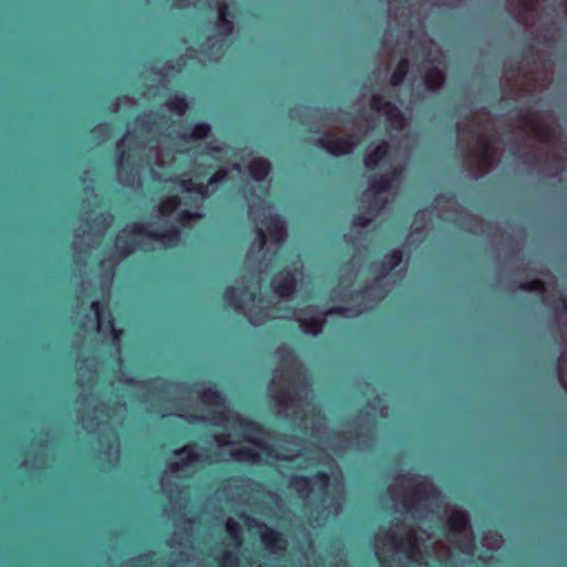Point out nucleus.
<instances>
[{
  "mask_svg": "<svg viewBox=\"0 0 567 567\" xmlns=\"http://www.w3.org/2000/svg\"><path fill=\"white\" fill-rule=\"evenodd\" d=\"M246 524L250 527L257 526L259 528V536L266 549L271 554H278L286 548V539L279 530L269 527L265 523H259L255 518L246 515L244 517Z\"/></svg>",
  "mask_w": 567,
  "mask_h": 567,
  "instance_id": "nucleus-1",
  "label": "nucleus"
},
{
  "mask_svg": "<svg viewBox=\"0 0 567 567\" xmlns=\"http://www.w3.org/2000/svg\"><path fill=\"white\" fill-rule=\"evenodd\" d=\"M130 233L146 236L154 240H164L168 244H177L182 237L181 229L174 224L165 225L161 229L151 230L147 226L135 223L131 226Z\"/></svg>",
  "mask_w": 567,
  "mask_h": 567,
  "instance_id": "nucleus-2",
  "label": "nucleus"
},
{
  "mask_svg": "<svg viewBox=\"0 0 567 567\" xmlns=\"http://www.w3.org/2000/svg\"><path fill=\"white\" fill-rule=\"evenodd\" d=\"M330 484V476L324 471H318L312 477L297 475L292 476L290 481V485L297 491L300 497H307L311 493V486H318L321 489H324Z\"/></svg>",
  "mask_w": 567,
  "mask_h": 567,
  "instance_id": "nucleus-3",
  "label": "nucleus"
},
{
  "mask_svg": "<svg viewBox=\"0 0 567 567\" xmlns=\"http://www.w3.org/2000/svg\"><path fill=\"white\" fill-rule=\"evenodd\" d=\"M317 145L332 156L348 155L353 151L354 142L351 136L340 137L324 134Z\"/></svg>",
  "mask_w": 567,
  "mask_h": 567,
  "instance_id": "nucleus-4",
  "label": "nucleus"
},
{
  "mask_svg": "<svg viewBox=\"0 0 567 567\" xmlns=\"http://www.w3.org/2000/svg\"><path fill=\"white\" fill-rule=\"evenodd\" d=\"M401 175V171L394 168L382 174L370 182V189L374 193V204L380 209L384 206L385 200L381 198V194L389 192L393 187L394 181Z\"/></svg>",
  "mask_w": 567,
  "mask_h": 567,
  "instance_id": "nucleus-5",
  "label": "nucleus"
},
{
  "mask_svg": "<svg viewBox=\"0 0 567 567\" xmlns=\"http://www.w3.org/2000/svg\"><path fill=\"white\" fill-rule=\"evenodd\" d=\"M270 239L275 244H281L287 237V227L284 219L277 215H269L262 220Z\"/></svg>",
  "mask_w": 567,
  "mask_h": 567,
  "instance_id": "nucleus-6",
  "label": "nucleus"
},
{
  "mask_svg": "<svg viewBox=\"0 0 567 567\" xmlns=\"http://www.w3.org/2000/svg\"><path fill=\"white\" fill-rule=\"evenodd\" d=\"M91 309L94 311L99 327L101 329L110 328L112 331L113 339H118L121 337V330L116 329L114 327V321L110 317V312L107 310V307L104 302L95 300L91 303Z\"/></svg>",
  "mask_w": 567,
  "mask_h": 567,
  "instance_id": "nucleus-7",
  "label": "nucleus"
},
{
  "mask_svg": "<svg viewBox=\"0 0 567 567\" xmlns=\"http://www.w3.org/2000/svg\"><path fill=\"white\" fill-rule=\"evenodd\" d=\"M388 537L393 548L399 551L403 550L404 542H408L409 547L405 553L410 558H414L419 553L417 542L412 530H408L404 536L392 533Z\"/></svg>",
  "mask_w": 567,
  "mask_h": 567,
  "instance_id": "nucleus-8",
  "label": "nucleus"
},
{
  "mask_svg": "<svg viewBox=\"0 0 567 567\" xmlns=\"http://www.w3.org/2000/svg\"><path fill=\"white\" fill-rule=\"evenodd\" d=\"M176 456L181 457V461L173 462L168 465L172 472L179 471L181 468L192 465L199 460V454L195 451L194 445H185L174 451Z\"/></svg>",
  "mask_w": 567,
  "mask_h": 567,
  "instance_id": "nucleus-9",
  "label": "nucleus"
},
{
  "mask_svg": "<svg viewBox=\"0 0 567 567\" xmlns=\"http://www.w3.org/2000/svg\"><path fill=\"white\" fill-rule=\"evenodd\" d=\"M447 525L454 535H461L470 529V516L465 511L454 509L447 518Z\"/></svg>",
  "mask_w": 567,
  "mask_h": 567,
  "instance_id": "nucleus-10",
  "label": "nucleus"
},
{
  "mask_svg": "<svg viewBox=\"0 0 567 567\" xmlns=\"http://www.w3.org/2000/svg\"><path fill=\"white\" fill-rule=\"evenodd\" d=\"M216 28L223 35H230L234 31L235 25L233 21V14L229 10L228 3L225 1L218 4V18Z\"/></svg>",
  "mask_w": 567,
  "mask_h": 567,
  "instance_id": "nucleus-11",
  "label": "nucleus"
},
{
  "mask_svg": "<svg viewBox=\"0 0 567 567\" xmlns=\"http://www.w3.org/2000/svg\"><path fill=\"white\" fill-rule=\"evenodd\" d=\"M390 154V144L385 141L377 145L370 153L364 156V165L368 169L374 171L379 164Z\"/></svg>",
  "mask_w": 567,
  "mask_h": 567,
  "instance_id": "nucleus-12",
  "label": "nucleus"
},
{
  "mask_svg": "<svg viewBox=\"0 0 567 567\" xmlns=\"http://www.w3.org/2000/svg\"><path fill=\"white\" fill-rule=\"evenodd\" d=\"M272 290L281 298H291L297 290L296 277L288 271L280 282L272 286Z\"/></svg>",
  "mask_w": 567,
  "mask_h": 567,
  "instance_id": "nucleus-13",
  "label": "nucleus"
},
{
  "mask_svg": "<svg viewBox=\"0 0 567 567\" xmlns=\"http://www.w3.org/2000/svg\"><path fill=\"white\" fill-rule=\"evenodd\" d=\"M445 82V74L437 68L430 69L424 79L425 87L430 92H436L443 87Z\"/></svg>",
  "mask_w": 567,
  "mask_h": 567,
  "instance_id": "nucleus-14",
  "label": "nucleus"
},
{
  "mask_svg": "<svg viewBox=\"0 0 567 567\" xmlns=\"http://www.w3.org/2000/svg\"><path fill=\"white\" fill-rule=\"evenodd\" d=\"M248 171L252 179L260 183L268 177L270 165L265 159H256L248 165Z\"/></svg>",
  "mask_w": 567,
  "mask_h": 567,
  "instance_id": "nucleus-15",
  "label": "nucleus"
},
{
  "mask_svg": "<svg viewBox=\"0 0 567 567\" xmlns=\"http://www.w3.org/2000/svg\"><path fill=\"white\" fill-rule=\"evenodd\" d=\"M403 261V252L400 249H394L383 256L380 264V269L383 275H388L392 269L396 268Z\"/></svg>",
  "mask_w": 567,
  "mask_h": 567,
  "instance_id": "nucleus-16",
  "label": "nucleus"
},
{
  "mask_svg": "<svg viewBox=\"0 0 567 567\" xmlns=\"http://www.w3.org/2000/svg\"><path fill=\"white\" fill-rule=\"evenodd\" d=\"M246 293V289H239L236 287H227L224 291L223 298L235 309L239 310L244 307V295Z\"/></svg>",
  "mask_w": 567,
  "mask_h": 567,
  "instance_id": "nucleus-17",
  "label": "nucleus"
},
{
  "mask_svg": "<svg viewBox=\"0 0 567 567\" xmlns=\"http://www.w3.org/2000/svg\"><path fill=\"white\" fill-rule=\"evenodd\" d=\"M410 71V61L406 58H402L395 65L394 71L390 76V84L392 86H400Z\"/></svg>",
  "mask_w": 567,
  "mask_h": 567,
  "instance_id": "nucleus-18",
  "label": "nucleus"
},
{
  "mask_svg": "<svg viewBox=\"0 0 567 567\" xmlns=\"http://www.w3.org/2000/svg\"><path fill=\"white\" fill-rule=\"evenodd\" d=\"M200 398L207 404L215 406L225 405V395L221 391H219L216 386L205 388L199 392Z\"/></svg>",
  "mask_w": 567,
  "mask_h": 567,
  "instance_id": "nucleus-19",
  "label": "nucleus"
},
{
  "mask_svg": "<svg viewBox=\"0 0 567 567\" xmlns=\"http://www.w3.org/2000/svg\"><path fill=\"white\" fill-rule=\"evenodd\" d=\"M414 494L422 499L431 501L440 495V491L426 480H423L419 485L414 488Z\"/></svg>",
  "mask_w": 567,
  "mask_h": 567,
  "instance_id": "nucleus-20",
  "label": "nucleus"
},
{
  "mask_svg": "<svg viewBox=\"0 0 567 567\" xmlns=\"http://www.w3.org/2000/svg\"><path fill=\"white\" fill-rule=\"evenodd\" d=\"M166 106L178 115H183L188 109V102L185 95L175 94L166 101Z\"/></svg>",
  "mask_w": 567,
  "mask_h": 567,
  "instance_id": "nucleus-21",
  "label": "nucleus"
},
{
  "mask_svg": "<svg viewBox=\"0 0 567 567\" xmlns=\"http://www.w3.org/2000/svg\"><path fill=\"white\" fill-rule=\"evenodd\" d=\"M386 121L394 128L401 130L405 125V118L403 113L398 109L395 104L392 105V109L384 113Z\"/></svg>",
  "mask_w": 567,
  "mask_h": 567,
  "instance_id": "nucleus-22",
  "label": "nucleus"
},
{
  "mask_svg": "<svg viewBox=\"0 0 567 567\" xmlns=\"http://www.w3.org/2000/svg\"><path fill=\"white\" fill-rule=\"evenodd\" d=\"M181 205V198L177 195L169 196L164 199L159 206L158 212L163 216H171Z\"/></svg>",
  "mask_w": 567,
  "mask_h": 567,
  "instance_id": "nucleus-23",
  "label": "nucleus"
},
{
  "mask_svg": "<svg viewBox=\"0 0 567 567\" xmlns=\"http://www.w3.org/2000/svg\"><path fill=\"white\" fill-rule=\"evenodd\" d=\"M181 186L186 192H193L198 194L202 197H207L209 195V185L203 183H195L190 179L182 181Z\"/></svg>",
  "mask_w": 567,
  "mask_h": 567,
  "instance_id": "nucleus-24",
  "label": "nucleus"
},
{
  "mask_svg": "<svg viewBox=\"0 0 567 567\" xmlns=\"http://www.w3.org/2000/svg\"><path fill=\"white\" fill-rule=\"evenodd\" d=\"M236 422L239 425V427L244 432H247V433L260 434L264 431V427L261 424H259L258 422H256L254 420L247 419V417L238 416Z\"/></svg>",
  "mask_w": 567,
  "mask_h": 567,
  "instance_id": "nucleus-25",
  "label": "nucleus"
},
{
  "mask_svg": "<svg viewBox=\"0 0 567 567\" xmlns=\"http://www.w3.org/2000/svg\"><path fill=\"white\" fill-rule=\"evenodd\" d=\"M210 132H212V126L208 123L197 122L193 126L192 133L189 136H187V138L204 140L209 136Z\"/></svg>",
  "mask_w": 567,
  "mask_h": 567,
  "instance_id": "nucleus-26",
  "label": "nucleus"
},
{
  "mask_svg": "<svg viewBox=\"0 0 567 567\" xmlns=\"http://www.w3.org/2000/svg\"><path fill=\"white\" fill-rule=\"evenodd\" d=\"M522 120L537 137L542 140L546 138L547 132L543 128L535 116H522Z\"/></svg>",
  "mask_w": 567,
  "mask_h": 567,
  "instance_id": "nucleus-27",
  "label": "nucleus"
},
{
  "mask_svg": "<svg viewBox=\"0 0 567 567\" xmlns=\"http://www.w3.org/2000/svg\"><path fill=\"white\" fill-rule=\"evenodd\" d=\"M393 104H394L393 102L386 101L384 99V96H382L380 94L372 95L371 101H370L371 109L377 112H382L383 114L386 111H389L390 109H392Z\"/></svg>",
  "mask_w": 567,
  "mask_h": 567,
  "instance_id": "nucleus-28",
  "label": "nucleus"
},
{
  "mask_svg": "<svg viewBox=\"0 0 567 567\" xmlns=\"http://www.w3.org/2000/svg\"><path fill=\"white\" fill-rule=\"evenodd\" d=\"M519 289L526 292H544L545 284L540 279H533L529 281L522 282Z\"/></svg>",
  "mask_w": 567,
  "mask_h": 567,
  "instance_id": "nucleus-29",
  "label": "nucleus"
},
{
  "mask_svg": "<svg viewBox=\"0 0 567 567\" xmlns=\"http://www.w3.org/2000/svg\"><path fill=\"white\" fill-rule=\"evenodd\" d=\"M226 532L228 536H230L233 539H235L237 543L241 542V527L238 523L228 519L226 523Z\"/></svg>",
  "mask_w": 567,
  "mask_h": 567,
  "instance_id": "nucleus-30",
  "label": "nucleus"
},
{
  "mask_svg": "<svg viewBox=\"0 0 567 567\" xmlns=\"http://www.w3.org/2000/svg\"><path fill=\"white\" fill-rule=\"evenodd\" d=\"M218 565L220 567H237L238 559L233 553L226 551L218 558Z\"/></svg>",
  "mask_w": 567,
  "mask_h": 567,
  "instance_id": "nucleus-31",
  "label": "nucleus"
},
{
  "mask_svg": "<svg viewBox=\"0 0 567 567\" xmlns=\"http://www.w3.org/2000/svg\"><path fill=\"white\" fill-rule=\"evenodd\" d=\"M228 178V171L225 168H218L208 179V185L214 186L226 182Z\"/></svg>",
  "mask_w": 567,
  "mask_h": 567,
  "instance_id": "nucleus-32",
  "label": "nucleus"
},
{
  "mask_svg": "<svg viewBox=\"0 0 567 567\" xmlns=\"http://www.w3.org/2000/svg\"><path fill=\"white\" fill-rule=\"evenodd\" d=\"M371 221L372 219L365 214H355L351 218V224L359 228H367Z\"/></svg>",
  "mask_w": 567,
  "mask_h": 567,
  "instance_id": "nucleus-33",
  "label": "nucleus"
},
{
  "mask_svg": "<svg viewBox=\"0 0 567 567\" xmlns=\"http://www.w3.org/2000/svg\"><path fill=\"white\" fill-rule=\"evenodd\" d=\"M197 217H199L197 213L184 209L178 214L177 221L181 223L182 225H186Z\"/></svg>",
  "mask_w": 567,
  "mask_h": 567,
  "instance_id": "nucleus-34",
  "label": "nucleus"
},
{
  "mask_svg": "<svg viewBox=\"0 0 567 567\" xmlns=\"http://www.w3.org/2000/svg\"><path fill=\"white\" fill-rule=\"evenodd\" d=\"M482 145V158L486 162H489L493 155L492 146L486 140L481 141Z\"/></svg>",
  "mask_w": 567,
  "mask_h": 567,
  "instance_id": "nucleus-35",
  "label": "nucleus"
},
{
  "mask_svg": "<svg viewBox=\"0 0 567 567\" xmlns=\"http://www.w3.org/2000/svg\"><path fill=\"white\" fill-rule=\"evenodd\" d=\"M233 455L237 456V457H241V458H249V460L257 457V453L254 450L248 449V447L238 450Z\"/></svg>",
  "mask_w": 567,
  "mask_h": 567,
  "instance_id": "nucleus-36",
  "label": "nucleus"
},
{
  "mask_svg": "<svg viewBox=\"0 0 567 567\" xmlns=\"http://www.w3.org/2000/svg\"><path fill=\"white\" fill-rule=\"evenodd\" d=\"M117 247L124 256H128L135 250V245L133 243L126 241L124 245H122L121 238H118Z\"/></svg>",
  "mask_w": 567,
  "mask_h": 567,
  "instance_id": "nucleus-37",
  "label": "nucleus"
},
{
  "mask_svg": "<svg viewBox=\"0 0 567 567\" xmlns=\"http://www.w3.org/2000/svg\"><path fill=\"white\" fill-rule=\"evenodd\" d=\"M117 166L125 167V166H132L130 154L126 152H122L118 159H117Z\"/></svg>",
  "mask_w": 567,
  "mask_h": 567,
  "instance_id": "nucleus-38",
  "label": "nucleus"
},
{
  "mask_svg": "<svg viewBox=\"0 0 567 567\" xmlns=\"http://www.w3.org/2000/svg\"><path fill=\"white\" fill-rule=\"evenodd\" d=\"M282 361L289 363L290 361H296L293 351L291 349H286L281 354Z\"/></svg>",
  "mask_w": 567,
  "mask_h": 567,
  "instance_id": "nucleus-39",
  "label": "nucleus"
},
{
  "mask_svg": "<svg viewBox=\"0 0 567 567\" xmlns=\"http://www.w3.org/2000/svg\"><path fill=\"white\" fill-rule=\"evenodd\" d=\"M535 2H536V0H519V4L526 11L534 10Z\"/></svg>",
  "mask_w": 567,
  "mask_h": 567,
  "instance_id": "nucleus-40",
  "label": "nucleus"
},
{
  "mask_svg": "<svg viewBox=\"0 0 567 567\" xmlns=\"http://www.w3.org/2000/svg\"><path fill=\"white\" fill-rule=\"evenodd\" d=\"M256 233H257V236H258V239H259L260 248H262L265 246V244H266V240H267L266 233H265V230L262 228H258L256 230Z\"/></svg>",
  "mask_w": 567,
  "mask_h": 567,
  "instance_id": "nucleus-41",
  "label": "nucleus"
},
{
  "mask_svg": "<svg viewBox=\"0 0 567 567\" xmlns=\"http://www.w3.org/2000/svg\"><path fill=\"white\" fill-rule=\"evenodd\" d=\"M154 124V121H151L150 118H143L141 120L140 126L146 131H151Z\"/></svg>",
  "mask_w": 567,
  "mask_h": 567,
  "instance_id": "nucleus-42",
  "label": "nucleus"
},
{
  "mask_svg": "<svg viewBox=\"0 0 567 567\" xmlns=\"http://www.w3.org/2000/svg\"><path fill=\"white\" fill-rule=\"evenodd\" d=\"M321 329V322H311L309 324L308 331H311L313 334H317V332Z\"/></svg>",
  "mask_w": 567,
  "mask_h": 567,
  "instance_id": "nucleus-43",
  "label": "nucleus"
},
{
  "mask_svg": "<svg viewBox=\"0 0 567 567\" xmlns=\"http://www.w3.org/2000/svg\"><path fill=\"white\" fill-rule=\"evenodd\" d=\"M344 313V308L342 307H332L327 311V315H342Z\"/></svg>",
  "mask_w": 567,
  "mask_h": 567,
  "instance_id": "nucleus-44",
  "label": "nucleus"
},
{
  "mask_svg": "<svg viewBox=\"0 0 567 567\" xmlns=\"http://www.w3.org/2000/svg\"><path fill=\"white\" fill-rule=\"evenodd\" d=\"M559 302L561 303V308L565 310L567 308V299L565 297H560Z\"/></svg>",
  "mask_w": 567,
  "mask_h": 567,
  "instance_id": "nucleus-45",
  "label": "nucleus"
},
{
  "mask_svg": "<svg viewBox=\"0 0 567 567\" xmlns=\"http://www.w3.org/2000/svg\"><path fill=\"white\" fill-rule=\"evenodd\" d=\"M227 437H228V435H223V436L219 439V443H220V445H225V444H227V443H228Z\"/></svg>",
  "mask_w": 567,
  "mask_h": 567,
  "instance_id": "nucleus-46",
  "label": "nucleus"
},
{
  "mask_svg": "<svg viewBox=\"0 0 567 567\" xmlns=\"http://www.w3.org/2000/svg\"><path fill=\"white\" fill-rule=\"evenodd\" d=\"M208 147H209V150H210V151H213V152H219V151H220V148H219L218 146L213 145V144H209V145H208Z\"/></svg>",
  "mask_w": 567,
  "mask_h": 567,
  "instance_id": "nucleus-47",
  "label": "nucleus"
},
{
  "mask_svg": "<svg viewBox=\"0 0 567 567\" xmlns=\"http://www.w3.org/2000/svg\"><path fill=\"white\" fill-rule=\"evenodd\" d=\"M245 440L250 442V443H252V444L259 445V442L254 441V440L249 439L248 436H246Z\"/></svg>",
  "mask_w": 567,
  "mask_h": 567,
  "instance_id": "nucleus-48",
  "label": "nucleus"
},
{
  "mask_svg": "<svg viewBox=\"0 0 567 567\" xmlns=\"http://www.w3.org/2000/svg\"><path fill=\"white\" fill-rule=\"evenodd\" d=\"M216 419H225V415L224 413H216Z\"/></svg>",
  "mask_w": 567,
  "mask_h": 567,
  "instance_id": "nucleus-49",
  "label": "nucleus"
},
{
  "mask_svg": "<svg viewBox=\"0 0 567 567\" xmlns=\"http://www.w3.org/2000/svg\"><path fill=\"white\" fill-rule=\"evenodd\" d=\"M405 507L410 511L413 508V506H410L409 504H405Z\"/></svg>",
  "mask_w": 567,
  "mask_h": 567,
  "instance_id": "nucleus-50",
  "label": "nucleus"
},
{
  "mask_svg": "<svg viewBox=\"0 0 567 567\" xmlns=\"http://www.w3.org/2000/svg\"><path fill=\"white\" fill-rule=\"evenodd\" d=\"M255 297H256V295H255V293H251V295H250V299H251V300H252V299H255Z\"/></svg>",
  "mask_w": 567,
  "mask_h": 567,
  "instance_id": "nucleus-51",
  "label": "nucleus"
},
{
  "mask_svg": "<svg viewBox=\"0 0 567 567\" xmlns=\"http://www.w3.org/2000/svg\"><path fill=\"white\" fill-rule=\"evenodd\" d=\"M358 434H359V435H363L364 433H363V431H361V430H360V431L358 432Z\"/></svg>",
  "mask_w": 567,
  "mask_h": 567,
  "instance_id": "nucleus-52",
  "label": "nucleus"
}]
</instances>
